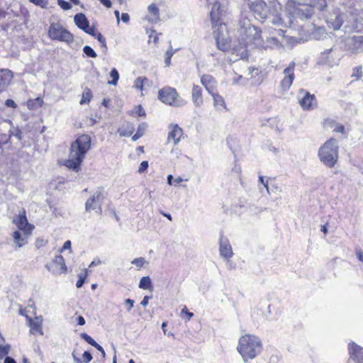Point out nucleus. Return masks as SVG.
<instances>
[{
  "label": "nucleus",
  "mask_w": 363,
  "mask_h": 363,
  "mask_svg": "<svg viewBox=\"0 0 363 363\" xmlns=\"http://www.w3.org/2000/svg\"><path fill=\"white\" fill-rule=\"evenodd\" d=\"M325 18L328 26L334 30L343 26L345 33H363V12L351 9L346 12L339 8L326 10ZM348 50L352 54L363 52V35H354L348 43Z\"/></svg>",
  "instance_id": "nucleus-1"
},
{
  "label": "nucleus",
  "mask_w": 363,
  "mask_h": 363,
  "mask_svg": "<svg viewBox=\"0 0 363 363\" xmlns=\"http://www.w3.org/2000/svg\"><path fill=\"white\" fill-rule=\"evenodd\" d=\"M247 4L256 18L277 30L279 35L284 36L286 28L292 24L289 16H284L282 5L277 1H270L267 6L262 0H247Z\"/></svg>",
  "instance_id": "nucleus-2"
},
{
  "label": "nucleus",
  "mask_w": 363,
  "mask_h": 363,
  "mask_svg": "<svg viewBox=\"0 0 363 363\" xmlns=\"http://www.w3.org/2000/svg\"><path fill=\"white\" fill-rule=\"evenodd\" d=\"M238 33L239 45H233L228 57L230 62H235L239 60H247L248 58L247 48L261 46L263 43L261 30L253 26L246 18L240 20Z\"/></svg>",
  "instance_id": "nucleus-3"
},
{
  "label": "nucleus",
  "mask_w": 363,
  "mask_h": 363,
  "mask_svg": "<svg viewBox=\"0 0 363 363\" xmlns=\"http://www.w3.org/2000/svg\"><path fill=\"white\" fill-rule=\"evenodd\" d=\"M90 147L91 137L87 134H83L79 136L71 144L68 159L66 160L64 163L65 166L75 172H78Z\"/></svg>",
  "instance_id": "nucleus-4"
},
{
  "label": "nucleus",
  "mask_w": 363,
  "mask_h": 363,
  "mask_svg": "<svg viewBox=\"0 0 363 363\" xmlns=\"http://www.w3.org/2000/svg\"><path fill=\"white\" fill-rule=\"evenodd\" d=\"M238 352L245 362L249 359H255L262 350V345L259 338L252 335L242 336L237 347Z\"/></svg>",
  "instance_id": "nucleus-5"
},
{
  "label": "nucleus",
  "mask_w": 363,
  "mask_h": 363,
  "mask_svg": "<svg viewBox=\"0 0 363 363\" xmlns=\"http://www.w3.org/2000/svg\"><path fill=\"white\" fill-rule=\"evenodd\" d=\"M339 146L337 141L331 138L319 149L318 157L322 163L328 167H333L338 159Z\"/></svg>",
  "instance_id": "nucleus-6"
},
{
  "label": "nucleus",
  "mask_w": 363,
  "mask_h": 363,
  "mask_svg": "<svg viewBox=\"0 0 363 363\" xmlns=\"http://www.w3.org/2000/svg\"><path fill=\"white\" fill-rule=\"evenodd\" d=\"M48 35L52 40H57L67 44H70L74 41V35L59 23L50 24Z\"/></svg>",
  "instance_id": "nucleus-7"
},
{
  "label": "nucleus",
  "mask_w": 363,
  "mask_h": 363,
  "mask_svg": "<svg viewBox=\"0 0 363 363\" xmlns=\"http://www.w3.org/2000/svg\"><path fill=\"white\" fill-rule=\"evenodd\" d=\"M158 98L163 103L169 106L181 107L186 104L172 87H164L158 91Z\"/></svg>",
  "instance_id": "nucleus-8"
},
{
  "label": "nucleus",
  "mask_w": 363,
  "mask_h": 363,
  "mask_svg": "<svg viewBox=\"0 0 363 363\" xmlns=\"http://www.w3.org/2000/svg\"><path fill=\"white\" fill-rule=\"evenodd\" d=\"M293 4L294 2H289L287 4V11H283L284 16H289L293 21V19L295 18H299L302 21L308 19L313 15V8L303 4H298L297 6H294L293 11H291L290 9L292 7Z\"/></svg>",
  "instance_id": "nucleus-9"
},
{
  "label": "nucleus",
  "mask_w": 363,
  "mask_h": 363,
  "mask_svg": "<svg viewBox=\"0 0 363 363\" xmlns=\"http://www.w3.org/2000/svg\"><path fill=\"white\" fill-rule=\"evenodd\" d=\"M217 47L220 50L226 51L230 48V43L227 37L226 26L220 23L218 28L214 30Z\"/></svg>",
  "instance_id": "nucleus-10"
},
{
  "label": "nucleus",
  "mask_w": 363,
  "mask_h": 363,
  "mask_svg": "<svg viewBox=\"0 0 363 363\" xmlns=\"http://www.w3.org/2000/svg\"><path fill=\"white\" fill-rule=\"evenodd\" d=\"M45 267L52 274L55 275L64 274L67 272V267L65 262V259L62 255L55 256L52 262L50 264H47Z\"/></svg>",
  "instance_id": "nucleus-11"
},
{
  "label": "nucleus",
  "mask_w": 363,
  "mask_h": 363,
  "mask_svg": "<svg viewBox=\"0 0 363 363\" xmlns=\"http://www.w3.org/2000/svg\"><path fill=\"white\" fill-rule=\"evenodd\" d=\"M104 199V196L101 191V189H98L96 192L90 196V198L86 201L85 203V208L86 211H90L91 210H99V212L101 211V203Z\"/></svg>",
  "instance_id": "nucleus-12"
},
{
  "label": "nucleus",
  "mask_w": 363,
  "mask_h": 363,
  "mask_svg": "<svg viewBox=\"0 0 363 363\" xmlns=\"http://www.w3.org/2000/svg\"><path fill=\"white\" fill-rule=\"evenodd\" d=\"M348 351L347 363H363V347L352 342L348 345Z\"/></svg>",
  "instance_id": "nucleus-13"
},
{
  "label": "nucleus",
  "mask_w": 363,
  "mask_h": 363,
  "mask_svg": "<svg viewBox=\"0 0 363 363\" xmlns=\"http://www.w3.org/2000/svg\"><path fill=\"white\" fill-rule=\"evenodd\" d=\"M295 62H291L289 66L284 69V77L281 81V87L283 91L288 90L291 86L293 81L294 79V68H295Z\"/></svg>",
  "instance_id": "nucleus-14"
},
{
  "label": "nucleus",
  "mask_w": 363,
  "mask_h": 363,
  "mask_svg": "<svg viewBox=\"0 0 363 363\" xmlns=\"http://www.w3.org/2000/svg\"><path fill=\"white\" fill-rule=\"evenodd\" d=\"M219 254L220 256L225 259H229L233 255V249L228 239L223 236L220 235L219 239Z\"/></svg>",
  "instance_id": "nucleus-15"
},
{
  "label": "nucleus",
  "mask_w": 363,
  "mask_h": 363,
  "mask_svg": "<svg viewBox=\"0 0 363 363\" xmlns=\"http://www.w3.org/2000/svg\"><path fill=\"white\" fill-rule=\"evenodd\" d=\"M298 97L299 104L303 109L313 108L315 101L314 95H311L304 90H301L298 93Z\"/></svg>",
  "instance_id": "nucleus-16"
},
{
  "label": "nucleus",
  "mask_w": 363,
  "mask_h": 363,
  "mask_svg": "<svg viewBox=\"0 0 363 363\" xmlns=\"http://www.w3.org/2000/svg\"><path fill=\"white\" fill-rule=\"evenodd\" d=\"M183 135L182 129L177 124H172L169 126V133L167 140H173L174 145H177Z\"/></svg>",
  "instance_id": "nucleus-17"
},
{
  "label": "nucleus",
  "mask_w": 363,
  "mask_h": 363,
  "mask_svg": "<svg viewBox=\"0 0 363 363\" xmlns=\"http://www.w3.org/2000/svg\"><path fill=\"white\" fill-rule=\"evenodd\" d=\"M13 77V72L10 69H0V93L5 91L7 89Z\"/></svg>",
  "instance_id": "nucleus-18"
},
{
  "label": "nucleus",
  "mask_w": 363,
  "mask_h": 363,
  "mask_svg": "<svg viewBox=\"0 0 363 363\" xmlns=\"http://www.w3.org/2000/svg\"><path fill=\"white\" fill-rule=\"evenodd\" d=\"M201 82L209 94H213L216 91L217 82L213 76L203 74L201 77Z\"/></svg>",
  "instance_id": "nucleus-19"
},
{
  "label": "nucleus",
  "mask_w": 363,
  "mask_h": 363,
  "mask_svg": "<svg viewBox=\"0 0 363 363\" xmlns=\"http://www.w3.org/2000/svg\"><path fill=\"white\" fill-rule=\"evenodd\" d=\"M13 223L20 230L24 231V234L30 233L32 228L28 222L25 212L14 218Z\"/></svg>",
  "instance_id": "nucleus-20"
},
{
  "label": "nucleus",
  "mask_w": 363,
  "mask_h": 363,
  "mask_svg": "<svg viewBox=\"0 0 363 363\" xmlns=\"http://www.w3.org/2000/svg\"><path fill=\"white\" fill-rule=\"evenodd\" d=\"M145 19L152 23H157L160 21V10L155 4H151L147 7V14Z\"/></svg>",
  "instance_id": "nucleus-21"
},
{
  "label": "nucleus",
  "mask_w": 363,
  "mask_h": 363,
  "mask_svg": "<svg viewBox=\"0 0 363 363\" xmlns=\"http://www.w3.org/2000/svg\"><path fill=\"white\" fill-rule=\"evenodd\" d=\"M26 319L29 323V326L30 328V331L31 333L34 334L35 333H39L40 335H43L42 330V316H37L34 320L28 316H26Z\"/></svg>",
  "instance_id": "nucleus-22"
},
{
  "label": "nucleus",
  "mask_w": 363,
  "mask_h": 363,
  "mask_svg": "<svg viewBox=\"0 0 363 363\" xmlns=\"http://www.w3.org/2000/svg\"><path fill=\"white\" fill-rule=\"evenodd\" d=\"M297 3L298 4H303L312 8H317L320 11H323L328 7L325 0H297Z\"/></svg>",
  "instance_id": "nucleus-23"
},
{
  "label": "nucleus",
  "mask_w": 363,
  "mask_h": 363,
  "mask_svg": "<svg viewBox=\"0 0 363 363\" xmlns=\"http://www.w3.org/2000/svg\"><path fill=\"white\" fill-rule=\"evenodd\" d=\"M222 16V10L220 9V4L219 2L216 1L211 9V18L213 23V25H215V27L218 28L220 23L218 22L220 20V17Z\"/></svg>",
  "instance_id": "nucleus-24"
},
{
  "label": "nucleus",
  "mask_w": 363,
  "mask_h": 363,
  "mask_svg": "<svg viewBox=\"0 0 363 363\" xmlns=\"http://www.w3.org/2000/svg\"><path fill=\"white\" fill-rule=\"evenodd\" d=\"M191 97L194 104L196 107H200L203 103L202 96V89L200 86L194 84L191 92Z\"/></svg>",
  "instance_id": "nucleus-25"
},
{
  "label": "nucleus",
  "mask_w": 363,
  "mask_h": 363,
  "mask_svg": "<svg viewBox=\"0 0 363 363\" xmlns=\"http://www.w3.org/2000/svg\"><path fill=\"white\" fill-rule=\"evenodd\" d=\"M74 21L75 25L82 30H86V28L89 25L87 18L82 13H77L74 17Z\"/></svg>",
  "instance_id": "nucleus-26"
},
{
  "label": "nucleus",
  "mask_w": 363,
  "mask_h": 363,
  "mask_svg": "<svg viewBox=\"0 0 363 363\" xmlns=\"http://www.w3.org/2000/svg\"><path fill=\"white\" fill-rule=\"evenodd\" d=\"M210 94L212 96L213 99V106L217 110H220L221 108L226 109L224 99L217 92V91Z\"/></svg>",
  "instance_id": "nucleus-27"
},
{
  "label": "nucleus",
  "mask_w": 363,
  "mask_h": 363,
  "mask_svg": "<svg viewBox=\"0 0 363 363\" xmlns=\"http://www.w3.org/2000/svg\"><path fill=\"white\" fill-rule=\"evenodd\" d=\"M13 241L18 247H21L27 243V236L23 235L19 231H15L13 233Z\"/></svg>",
  "instance_id": "nucleus-28"
},
{
  "label": "nucleus",
  "mask_w": 363,
  "mask_h": 363,
  "mask_svg": "<svg viewBox=\"0 0 363 363\" xmlns=\"http://www.w3.org/2000/svg\"><path fill=\"white\" fill-rule=\"evenodd\" d=\"M139 288L142 289H150L152 288V281L149 277H143L139 282Z\"/></svg>",
  "instance_id": "nucleus-29"
},
{
  "label": "nucleus",
  "mask_w": 363,
  "mask_h": 363,
  "mask_svg": "<svg viewBox=\"0 0 363 363\" xmlns=\"http://www.w3.org/2000/svg\"><path fill=\"white\" fill-rule=\"evenodd\" d=\"M148 82L146 77H138L135 82L133 86L140 91H143L144 84Z\"/></svg>",
  "instance_id": "nucleus-30"
},
{
  "label": "nucleus",
  "mask_w": 363,
  "mask_h": 363,
  "mask_svg": "<svg viewBox=\"0 0 363 363\" xmlns=\"http://www.w3.org/2000/svg\"><path fill=\"white\" fill-rule=\"evenodd\" d=\"M110 77L112 78L111 81H108V84L116 86L118 84L119 79V73L116 68H113L110 72Z\"/></svg>",
  "instance_id": "nucleus-31"
},
{
  "label": "nucleus",
  "mask_w": 363,
  "mask_h": 363,
  "mask_svg": "<svg viewBox=\"0 0 363 363\" xmlns=\"http://www.w3.org/2000/svg\"><path fill=\"white\" fill-rule=\"evenodd\" d=\"M91 97H92V94H91V90L89 89L88 88H86L82 94V97L80 101V104L89 103L91 99Z\"/></svg>",
  "instance_id": "nucleus-32"
},
{
  "label": "nucleus",
  "mask_w": 363,
  "mask_h": 363,
  "mask_svg": "<svg viewBox=\"0 0 363 363\" xmlns=\"http://www.w3.org/2000/svg\"><path fill=\"white\" fill-rule=\"evenodd\" d=\"M265 44H266L264 45L265 48H272L279 47V40L274 37L268 38L266 40ZM262 46H264V45L262 44Z\"/></svg>",
  "instance_id": "nucleus-33"
},
{
  "label": "nucleus",
  "mask_w": 363,
  "mask_h": 363,
  "mask_svg": "<svg viewBox=\"0 0 363 363\" xmlns=\"http://www.w3.org/2000/svg\"><path fill=\"white\" fill-rule=\"evenodd\" d=\"M87 275H88V269H84V273H83V274L81 273L78 275L79 279L76 284V286L77 288H81L83 286V284L85 282V279H86Z\"/></svg>",
  "instance_id": "nucleus-34"
},
{
  "label": "nucleus",
  "mask_w": 363,
  "mask_h": 363,
  "mask_svg": "<svg viewBox=\"0 0 363 363\" xmlns=\"http://www.w3.org/2000/svg\"><path fill=\"white\" fill-rule=\"evenodd\" d=\"M175 52V50H174L172 48V46H170L169 48V49L166 51L165 52V60H164V62H165V65L166 66H169L170 64H171V59H172V57L173 56V55L174 54Z\"/></svg>",
  "instance_id": "nucleus-35"
},
{
  "label": "nucleus",
  "mask_w": 363,
  "mask_h": 363,
  "mask_svg": "<svg viewBox=\"0 0 363 363\" xmlns=\"http://www.w3.org/2000/svg\"><path fill=\"white\" fill-rule=\"evenodd\" d=\"M84 53L89 57L95 58L97 57L96 52L93 50V48L89 45H85L83 48Z\"/></svg>",
  "instance_id": "nucleus-36"
},
{
  "label": "nucleus",
  "mask_w": 363,
  "mask_h": 363,
  "mask_svg": "<svg viewBox=\"0 0 363 363\" xmlns=\"http://www.w3.org/2000/svg\"><path fill=\"white\" fill-rule=\"evenodd\" d=\"M80 336L84 340L94 347L98 345V343L86 333H81Z\"/></svg>",
  "instance_id": "nucleus-37"
},
{
  "label": "nucleus",
  "mask_w": 363,
  "mask_h": 363,
  "mask_svg": "<svg viewBox=\"0 0 363 363\" xmlns=\"http://www.w3.org/2000/svg\"><path fill=\"white\" fill-rule=\"evenodd\" d=\"M10 345H0V359L5 357L9 352Z\"/></svg>",
  "instance_id": "nucleus-38"
},
{
  "label": "nucleus",
  "mask_w": 363,
  "mask_h": 363,
  "mask_svg": "<svg viewBox=\"0 0 363 363\" xmlns=\"http://www.w3.org/2000/svg\"><path fill=\"white\" fill-rule=\"evenodd\" d=\"M31 3L36 6H39L43 9H46L48 5V0H30Z\"/></svg>",
  "instance_id": "nucleus-39"
},
{
  "label": "nucleus",
  "mask_w": 363,
  "mask_h": 363,
  "mask_svg": "<svg viewBox=\"0 0 363 363\" xmlns=\"http://www.w3.org/2000/svg\"><path fill=\"white\" fill-rule=\"evenodd\" d=\"M233 84H245L246 81L244 80L242 75H237L235 74V76L232 79Z\"/></svg>",
  "instance_id": "nucleus-40"
},
{
  "label": "nucleus",
  "mask_w": 363,
  "mask_h": 363,
  "mask_svg": "<svg viewBox=\"0 0 363 363\" xmlns=\"http://www.w3.org/2000/svg\"><path fill=\"white\" fill-rule=\"evenodd\" d=\"M145 262V260L143 257L135 258L132 261V264L139 268L142 267L144 265Z\"/></svg>",
  "instance_id": "nucleus-41"
},
{
  "label": "nucleus",
  "mask_w": 363,
  "mask_h": 363,
  "mask_svg": "<svg viewBox=\"0 0 363 363\" xmlns=\"http://www.w3.org/2000/svg\"><path fill=\"white\" fill-rule=\"evenodd\" d=\"M128 128L130 129L129 131L125 132L122 130H120V135L123 136H130L132 133H133L134 127L132 124L128 123L127 124Z\"/></svg>",
  "instance_id": "nucleus-42"
},
{
  "label": "nucleus",
  "mask_w": 363,
  "mask_h": 363,
  "mask_svg": "<svg viewBox=\"0 0 363 363\" xmlns=\"http://www.w3.org/2000/svg\"><path fill=\"white\" fill-rule=\"evenodd\" d=\"M147 125L146 123H143L141 124H140L138 127V129H137V133H139L141 137L145 134L146 130H147Z\"/></svg>",
  "instance_id": "nucleus-43"
},
{
  "label": "nucleus",
  "mask_w": 363,
  "mask_h": 363,
  "mask_svg": "<svg viewBox=\"0 0 363 363\" xmlns=\"http://www.w3.org/2000/svg\"><path fill=\"white\" fill-rule=\"evenodd\" d=\"M59 6L64 10H69L72 8L71 4L64 0H57Z\"/></svg>",
  "instance_id": "nucleus-44"
},
{
  "label": "nucleus",
  "mask_w": 363,
  "mask_h": 363,
  "mask_svg": "<svg viewBox=\"0 0 363 363\" xmlns=\"http://www.w3.org/2000/svg\"><path fill=\"white\" fill-rule=\"evenodd\" d=\"M362 76V67H356L353 69L352 77H356L359 79Z\"/></svg>",
  "instance_id": "nucleus-45"
},
{
  "label": "nucleus",
  "mask_w": 363,
  "mask_h": 363,
  "mask_svg": "<svg viewBox=\"0 0 363 363\" xmlns=\"http://www.w3.org/2000/svg\"><path fill=\"white\" fill-rule=\"evenodd\" d=\"M96 38L101 44V46L105 49L107 48L106 38L100 33H97Z\"/></svg>",
  "instance_id": "nucleus-46"
},
{
  "label": "nucleus",
  "mask_w": 363,
  "mask_h": 363,
  "mask_svg": "<svg viewBox=\"0 0 363 363\" xmlns=\"http://www.w3.org/2000/svg\"><path fill=\"white\" fill-rule=\"evenodd\" d=\"M259 182L263 184L264 187L267 190V192L268 194H269L270 191H269V185H268V180L267 179L266 181L264 180V177L263 176H261L259 175Z\"/></svg>",
  "instance_id": "nucleus-47"
},
{
  "label": "nucleus",
  "mask_w": 363,
  "mask_h": 363,
  "mask_svg": "<svg viewBox=\"0 0 363 363\" xmlns=\"http://www.w3.org/2000/svg\"><path fill=\"white\" fill-rule=\"evenodd\" d=\"M124 303L127 306V311L129 312L134 306L135 301L133 299L127 298L125 300Z\"/></svg>",
  "instance_id": "nucleus-48"
},
{
  "label": "nucleus",
  "mask_w": 363,
  "mask_h": 363,
  "mask_svg": "<svg viewBox=\"0 0 363 363\" xmlns=\"http://www.w3.org/2000/svg\"><path fill=\"white\" fill-rule=\"evenodd\" d=\"M148 167V162L147 161H143L139 167L138 172L139 173H144Z\"/></svg>",
  "instance_id": "nucleus-49"
},
{
  "label": "nucleus",
  "mask_w": 363,
  "mask_h": 363,
  "mask_svg": "<svg viewBox=\"0 0 363 363\" xmlns=\"http://www.w3.org/2000/svg\"><path fill=\"white\" fill-rule=\"evenodd\" d=\"M82 357L84 359V362L85 363H89L92 359V355L89 352H84L82 354Z\"/></svg>",
  "instance_id": "nucleus-50"
},
{
  "label": "nucleus",
  "mask_w": 363,
  "mask_h": 363,
  "mask_svg": "<svg viewBox=\"0 0 363 363\" xmlns=\"http://www.w3.org/2000/svg\"><path fill=\"white\" fill-rule=\"evenodd\" d=\"M86 33H88L89 35L96 38L97 35V32L95 30V28L94 27H90L89 25L88 26L87 28H86V30H84Z\"/></svg>",
  "instance_id": "nucleus-51"
},
{
  "label": "nucleus",
  "mask_w": 363,
  "mask_h": 363,
  "mask_svg": "<svg viewBox=\"0 0 363 363\" xmlns=\"http://www.w3.org/2000/svg\"><path fill=\"white\" fill-rule=\"evenodd\" d=\"M86 33H88L89 35L96 38L97 35V32L95 30V28L94 27H90L89 25L88 26L87 28H86V30H84Z\"/></svg>",
  "instance_id": "nucleus-52"
},
{
  "label": "nucleus",
  "mask_w": 363,
  "mask_h": 363,
  "mask_svg": "<svg viewBox=\"0 0 363 363\" xmlns=\"http://www.w3.org/2000/svg\"><path fill=\"white\" fill-rule=\"evenodd\" d=\"M181 313L185 314L188 318V320H189L194 316V313L188 311L186 306H184V308L182 310Z\"/></svg>",
  "instance_id": "nucleus-53"
},
{
  "label": "nucleus",
  "mask_w": 363,
  "mask_h": 363,
  "mask_svg": "<svg viewBox=\"0 0 363 363\" xmlns=\"http://www.w3.org/2000/svg\"><path fill=\"white\" fill-rule=\"evenodd\" d=\"M334 132L344 133L345 127L342 125L337 124L333 129Z\"/></svg>",
  "instance_id": "nucleus-54"
},
{
  "label": "nucleus",
  "mask_w": 363,
  "mask_h": 363,
  "mask_svg": "<svg viewBox=\"0 0 363 363\" xmlns=\"http://www.w3.org/2000/svg\"><path fill=\"white\" fill-rule=\"evenodd\" d=\"M5 105L7 107H11V108H16V104L12 99H7V100H6Z\"/></svg>",
  "instance_id": "nucleus-55"
},
{
  "label": "nucleus",
  "mask_w": 363,
  "mask_h": 363,
  "mask_svg": "<svg viewBox=\"0 0 363 363\" xmlns=\"http://www.w3.org/2000/svg\"><path fill=\"white\" fill-rule=\"evenodd\" d=\"M121 20L123 23H128L130 20V16L127 13H123L121 14Z\"/></svg>",
  "instance_id": "nucleus-56"
},
{
  "label": "nucleus",
  "mask_w": 363,
  "mask_h": 363,
  "mask_svg": "<svg viewBox=\"0 0 363 363\" xmlns=\"http://www.w3.org/2000/svg\"><path fill=\"white\" fill-rule=\"evenodd\" d=\"M70 248H71V242L69 240H67V241H66L64 243V245H63V246H62V247L61 249V252L65 250H68V249H70Z\"/></svg>",
  "instance_id": "nucleus-57"
},
{
  "label": "nucleus",
  "mask_w": 363,
  "mask_h": 363,
  "mask_svg": "<svg viewBox=\"0 0 363 363\" xmlns=\"http://www.w3.org/2000/svg\"><path fill=\"white\" fill-rule=\"evenodd\" d=\"M103 5L107 8L111 7V2L110 0H99Z\"/></svg>",
  "instance_id": "nucleus-58"
},
{
  "label": "nucleus",
  "mask_w": 363,
  "mask_h": 363,
  "mask_svg": "<svg viewBox=\"0 0 363 363\" xmlns=\"http://www.w3.org/2000/svg\"><path fill=\"white\" fill-rule=\"evenodd\" d=\"M77 320V323L79 325H84L85 324V323H86L85 322V319L82 315L78 316Z\"/></svg>",
  "instance_id": "nucleus-59"
},
{
  "label": "nucleus",
  "mask_w": 363,
  "mask_h": 363,
  "mask_svg": "<svg viewBox=\"0 0 363 363\" xmlns=\"http://www.w3.org/2000/svg\"><path fill=\"white\" fill-rule=\"evenodd\" d=\"M150 298V296H145L143 299L142 300V301L140 302V304L143 306H146L147 304H148V301H149V299Z\"/></svg>",
  "instance_id": "nucleus-60"
},
{
  "label": "nucleus",
  "mask_w": 363,
  "mask_h": 363,
  "mask_svg": "<svg viewBox=\"0 0 363 363\" xmlns=\"http://www.w3.org/2000/svg\"><path fill=\"white\" fill-rule=\"evenodd\" d=\"M95 348L101 353V355L104 358L106 357V352L100 345L98 344Z\"/></svg>",
  "instance_id": "nucleus-61"
},
{
  "label": "nucleus",
  "mask_w": 363,
  "mask_h": 363,
  "mask_svg": "<svg viewBox=\"0 0 363 363\" xmlns=\"http://www.w3.org/2000/svg\"><path fill=\"white\" fill-rule=\"evenodd\" d=\"M4 363H16L14 359L10 357H6L4 359Z\"/></svg>",
  "instance_id": "nucleus-62"
},
{
  "label": "nucleus",
  "mask_w": 363,
  "mask_h": 363,
  "mask_svg": "<svg viewBox=\"0 0 363 363\" xmlns=\"http://www.w3.org/2000/svg\"><path fill=\"white\" fill-rule=\"evenodd\" d=\"M357 257L358 259L361 262H363V252L361 250L357 252Z\"/></svg>",
  "instance_id": "nucleus-63"
},
{
  "label": "nucleus",
  "mask_w": 363,
  "mask_h": 363,
  "mask_svg": "<svg viewBox=\"0 0 363 363\" xmlns=\"http://www.w3.org/2000/svg\"><path fill=\"white\" fill-rule=\"evenodd\" d=\"M138 115L139 116H145V110L142 108L141 106H138Z\"/></svg>",
  "instance_id": "nucleus-64"
}]
</instances>
